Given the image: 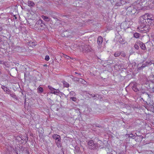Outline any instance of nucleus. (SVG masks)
<instances>
[{
  "label": "nucleus",
  "mask_w": 154,
  "mask_h": 154,
  "mask_svg": "<svg viewBox=\"0 0 154 154\" xmlns=\"http://www.w3.org/2000/svg\"><path fill=\"white\" fill-rule=\"evenodd\" d=\"M149 14H146L140 17L139 21V23H146L149 24L148 23L152 22V21H153L152 18L148 17Z\"/></svg>",
  "instance_id": "nucleus-1"
},
{
  "label": "nucleus",
  "mask_w": 154,
  "mask_h": 154,
  "mask_svg": "<svg viewBox=\"0 0 154 154\" xmlns=\"http://www.w3.org/2000/svg\"><path fill=\"white\" fill-rule=\"evenodd\" d=\"M140 25L138 28L140 32H146L149 31V24L146 23H139Z\"/></svg>",
  "instance_id": "nucleus-2"
},
{
  "label": "nucleus",
  "mask_w": 154,
  "mask_h": 154,
  "mask_svg": "<svg viewBox=\"0 0 154 154\" xmlns=\"http://www.w3.org/2000/svg\"><path fill=\"white\" fill-rule=\"evenodd\" d=\"M45 24L43 23L42 20L41 19L37 21L35 25V27L38 29H39L40 28V29H43L45 28Z\"/></svg>",
  "instance_id": "nucleus-3"
},
{
  "label": "nucleus",
  "mask_w": 154,
  "mask_h": 154,
  "mask_svg": "<svg viewBox=\"0 0 154 154\" xmlns=\"http://www.w3.org/2000/svg\"><path fill=\"white\" fill-rule=\"evenodd\" d=\"M88 146L91 149H97L98 148V144L97 143H94V141L91 140L88 142Z\"/></svg>",
  "instance_id": "nucleus-4"
},
{
  "label": "nucleus",
  "mask_w": 154,
  "mask_h": 154,
  "mask_svg": "<svg viewBox=\"0 0 154 154\" xmlns=\"http://www.w3.org/2000/svg\"><path fill=\"white\" fill-rule=\"evenodd\" d=\"M126 11L127 14L132 15L135 13L136 9L133 6H132L128 7L126 9Z\"/></svg>",
  "instance_id": "nucleus-5"
},
{
  "label": "nucleus",
  "mask_w": 154,
  "mask_h": 154,
  "mask_svg": "<svg viewBox=\"0 0 154 154\" xmlns=\"http://www.w3.org/2000/svg\"><path fill=\"white\" fill-rule=\"evenodd\" d=\"M146 103L147 105H145L144 106L148 110L154 111V106L153 104L150 103H148L146 102Z\"/></svg>",
  "instance_id": "nucleus-6"
},
{
  "label": "nucleus",
  "mask_w": 154,
  "mask_h": 154,
  "mask_svg": "<svg viewBox=\"0 0 154 154\" xmlns=\"http://www.w3.org/2000/svg\"><path fill=\"white\" fill-rule=\"evenodd\" d=\"M48 88L51 91V93L56 94H59L60 92L59 90H56L50 86L48 85Z\"/></svg>",
  "instance_id": "nucleus-7"
},
{
  "label": "nucleus",
  "mask_w": 154,
  "mask_h": 154,
  "mask_svg": "<svg viewBox=\"0 0 154 154\" xmlns=\"http://www.w3.org/2000/svg\"><path fill=\"white\" fill-rule=\"evenodd\" d=\"M120 26L121 28L124 29H125L128 28V27L127 26V22L126 21H125L122 23Z\"/></svg>",
  "instance_id": "nucleus-8"
},
{
  "label": "nucleus",
  "mask_w": 154,
  "mask_h": 154,
  "mask_svg": "<svg viewBox=\"0 0 154 154\" xmlns=\"http://www.w3.org/2000/svg\"><path fill=\"white\" fill-rule=\"evenodd\" d=\"M90 96H91L92 98H93L94 99H96L97 98L99 99L100 95L98 94H97L96 95L94 94H90Z\"/></svg>",
  "instance_id": "nucleus-9"
},
{
  "label": "nucleus",
  "mask_w": 154,
  "mask_h": 154,
  "mask_svg": "<svg viewBox=\"0 0 154 154\" xmlns=\"http://www.w3.org/2000/svg\"><path fill=\"white\" fill-rule=\"evenodd\" d=\"M138 43L139 46L142 49L144 50H146V48L145 45L144 44L141 42H139V43Z\"/></svg>",
  "instance_id": "nucleus-10"
},
{
  "label": "nucleus",
  "mask_w": 154,
  "mask_h": 154,
  "mask_svg": "<svg viewBox=\"0 0 154 154\" xmlns=\"http://www.w3.org/2000/svg\"><path fill=\"white\" fill-rule=\"evenodd\" d=\"M103 42V38L101 36H99L97 38V42L99 45H100Z\"/></svg>",
  "instance_id": "nucleus-11"
},
{
  "label": "nucleus",
  "mask_w": 154,
  "mask_h": 154,
  "mask_svg": "<svg viewBox=\"0 0 154 154\" xmlns=\"http://www.w3.org/2000/svg\"><path fill=\"white\" fill-rule=\"evenodd\" d=\"M52 137L54 139H55L56 140H59V139H60V136L57 134H54L52 135Z\"/></svg>",
  "instance_id": "nucleus-12"
},
{
  "label": "nucleus",
  "mask_w": 154,
  "mask_h": 154,
  "mask_svg": "<svg viewBox=\"0 0 154 154\" xmlns=\"http://www.w3.org/2000/svg\"><path fill=\"white\" fill-rule=\"evenodd\" d=\"M28 5L29 7H33L35 5V3L29 0L27 2Z\"/></svg>",
  "instance_id": "nucleus-13"
},
{
  "label": "nucleus",
  "mask_w": 154,
  "mask_h": 154,
  "mask_svg": "<svg viewBox=\"0 0 154 154\" xmlns=\"http://www.w3.org/2000/svg\"><path fill=\"white\" fill-rule=\"evenodd\" d=\"M132 89L135 92H137L139 91V89L137 88V85L134 84L132 87Z\"/></svg>",
  "instance_id": "nucleus-14"
},
{
  "label": "nucleus",
  "mask_w": 154,
  "mask_h": 154,
  "mask_svg": "<svg viewBox=\"0 0 154 154\" xmlns=\"http://www.w3.org/2000/svg\"><path fill=\"white\" fill-rule=\"evenodd\" d=\"M58 147L61 146V138L55 141Z\"/></svg>",
  "instance_id": "nucleus-15"
},
{
  "label": "nucleus",
  "mask_w": 154,
  "mask_h": 154,
  "mask_svg": "<svg viewBox=\"0 0 154 154\" xmlns=\"http://www.w3.org/2000/svg\"><path fill=\"white\" fill-rule=\"evenodd\" d=\"M42 18L44 20L48 22L50 20V18L47 16L42 15Z\"/></svg>",
  "instance_id": "nucleus-16"
},
{
  "label": "nucleus",
  "mask_w": 154,
  "mask_h": 154,
  "mask_svg": "<svg viewBox=\"0 0 154 154\" xmlns=\"http://www.w3.org/2000/svg\"><path fill=\"white\" fill-rule=\"evenodd\" d=\"M119 42L121 44H124L125 43V40L121 37H120L119 38Z\"/></svg>",
  "instance_id": "nucleus-17"
},
{
  "label": "nucleus",
  "mask_w": 154,
  "mask_h": 154,
  "mask_svg": "<svg viewBox=\"0 0 154 154\" xmlns=\"http://www.w3.org/2000/svg\"><path fill=\"white\" fill-rule=\"evenodd\" d=\"M37 90H38V92L39 93H42L43 91V88L41 87L38 88Z\"/></svg>",
  "instance_id": "nucleus-18"
},
{
  "label": "nucleus",
  "mask_w": 154,
  "mask_h": 154,
  "mask_svg": "<svg viewBox=\"0 0 154 154\" xmlns=\"http://www.w3.org/2000/svg\"><path fill=\"white\" fill-rule=\"evenodd\" d=\"M120 54V52L119 51H117L114 54V56L115 57H118L119 56Z\"/></svg>",
  "instance_id": "nucleus-19"
},
{
  "label": "nucleus",
  "mask_w": 154,
  "mask_h": 154,
  "mask_svg": "<svg viewBox=\"0 0 154 154\" xmlns=\"http://www.w3.org/2000/svg\"><path fill=\"white\" fill-rule=\"evenodd\" d=\"M140 36V34L137 32H135L134 34V37L136 38H138Z\"/></svg>",
  "instance_id": "nucleus-20"
},
{
  "label": "nucleus",
  "mask_w": 154,
  "mask_h": 154,
  "mask_svg": "<svg viewBox=\"0 0 154 154\" xmlns=\"http://www.w3.org/2000/svg\"><path fill=\"white\" fill-rule=\"evenodd\" d=\"M138 43L139 42L136 43L134 45V48L137 50H138L139 48V45Z\"/></svg>",
  "instance_id": "nucleus-21"
},
{
  "label": "nucleus",
  "mask_w": 154,
  "mask_h": 154,
  "mask_svg": "<svg viewBox=\"0 0 154 154\" xmlns=\"http://www.w3.org/2000/svg\"><path fill=\"white\" fill-rule=\"evenodd\" d=\"M2 88L5 91L8 92L9 91V89L5 86H2Z\"/></svg>",
  "instance_id": "nucleus-22"
},
{
  "label": "nucleus",
  "mask_w": 154,
  "mask_h": 154,
  "mask_svg": "<svg viewBox=\"0 0 154 154\" xmlns=\"http://www.w3.org/2000/svg\"><path fill=\"white\" fill-rule=\"evenodd\" d=\"M83 51L85 50V51H88L89 50V48H88V46L87 45H86L85 46H84L83 47Z\"/></svg>",
  "instance_id": "nucleus-23"
},
{
  "label": "nucleus",
  "mask_w": 154,
  "mask_h": 154,
  "mask_svg": "<svg viewBox=\"0 0 154 154\" xmlns=\"http://www.w3.org/2000/svg\"><path fill=\"white\" fill-rule=\"evenodd\" d=\"M85 82V81L81 78H79L78 82L82 84H83Z\"/></svg>",
  "instance_id": "nucleus-24"
},
{
  "label": "nucleus",
  "mask_w": 154,
  "mask_h": 154,
  "mask_svg": "<svg viewBox=\"0 0 154 154\" xmlns=\"http://www.w3.org/2000/svg\"><path fill=\"white\" fill-rule=\"evenodd\" d=\"M79 78H78L77 77H73V78H72V80L74 81L75 82H78V80L79 79Z\"/></svg>",
  "instance_id": "nucleus-25"
},
{
  "label": "nucleus",
  "mask_w": 154,
  "mask_h": 154,
  "mask_svg": "<svg viewBox=\"0 0 154 154\" xmlns=\"http://www.w3.org/2000/svg\"><path fill=\"white\" fill-rule=\"evenodd\" d=\"M63 85L66 87H68L69 86V84L65 82H63Z\"/></svg>",
  "instance_id": "nucleus-26"
},
{
  "label": "nucleus",
  "mask_w": 154,
  "mask_h": 154,
  "mask_svg": "<svg viewBox=\"0 0 154 154\" xmlns=\"http://www.w3.org/2000/svg\"><path fill=\"white\" fill-rule=\"evenodd\" d=\"M147 66V65L145 64V63H144L142 64V65L141 66L139 67V68L140 69L142 68H144Z\"/></svg>",
  "instance_id": "nucleus-27"
},
{
  "label": "nucleus",
  "mask_w": 154,
  "mask_h": 154,
  "mask_svg": "<svg viewBox=\"0 0 154 154\" xmlns=\"http://www.w3.org/2000/svg\"><path fill=\"white\" fill-rule=\"evenodd\" d=\"M145 63V64L147 66L148 65H151L152 64V62L151 61H146Z\"/></svg>",
  "instance_id": "nucleus-28"
},
{
  "label": "nucleus",
  "mask_w": 154,
  "mask_h": 154,
  "mask_svg": "<svg viewBox=\"0 0 154 154\" xmlns=\"http://www.w3.org/2000/svg\"><path fill=\"white\" fill-rule=\"evenodd\" d=\"M120 53H121L120 55H121L123 57H125V56L126 55L125 54L124 52H120Z\"/></svg>",
  "instance_id": "nucleus-29"
},
{
  "label": "nucleus",
  "mask_w": 154,
  "mask_h": 154,
  "mask_svg": "<svg viewBox=\"0 0 154 154\" xmlns=\"http://www.w3.org/2000/svg\"><path fill=\"white\" fill-rule=\"evenodd\" d=\"M45 60L47 61H48L49 60V57L48 56L46 55L45 58Z\"/></svg>",
  "instance_id": "nucleus-30"
},
{
  "label": "nucleus",
  "mask_w": 154,
  "mask_h": 154,
  "mask_svg": "<svg viewBox=\"0 0 154 154\" xmlns=\"http://www.w3.org/2000/svg\"><path fill=\"white\" fill-rule=\"evenodd\" d=\"M70 99L74 101H75L76 100V99L75 97H71L70 98Z\"/></svg>",
  "instance_id": "nucleus-31"
},
{
  "label": "nucleus",
  "mask_w": 154,
  "mask_h": 154,
  "mask_svg": "<svg viewBox=\"0 0 154 154\" xmlns=\"http://www.w3.org/2000/svg\"><path fill=\"white\" fill-rule=\"evenodd\" d=\"M70 94L71 96H74L75 93L73 91H72L70 92Z\"/></svg>",
  "instance_id": "nucleus-32"
},
{
  "label": "nucleus",
  "mask_w": 154,
  "mask_h": 154,
  "mask_svg": "<svg viewBox=\"0 0 154 154\" xmlns=\"http://www.w3.org/2000/svg\"><path fill=\"white\" fill-rule=\"evenodd\" d=\"M11 96V97H14V98H16L17 97L14 94H10Z\"/></svg>",
  "instance_id": "nucleus-33"
},
{
  "label": "nucleus",
  "mask_w": 154,
  "mask_h": 154,
  "mask_svg": "<svg viewBox=\"0 0 154 154\" xmlns=\"http://www.w3.org/2000/svg\"><path fill=\"white\" fill-rule=\"evenodd\" d=\"M134 136V135L132 134H130L129 136V137H133Z\"/></svg>",
  "instance_id": "nucleus-34"
},
{
  "label": "nucleus",
  "mask_w": 154,
  "mask_h": 154,
  "mask_svg": "<svg viewBox=\"0 0 154 154\" xmlns=\"http://www.w3.org/2000/svg\"><path fill=\"white\" fill-rule=\"evenodd\" d=\"M146 94L148 95V96L149 97V98H150L151 97V95H150L148 94H147V93H146Z\"/></svg>",
  "instance_id": "nucleus-35"
},
{
  "label": "nucleus",
  "mask_w": 154,
  "mask_h": 154,
  "mask_svg": "<svg viewBox=\"0 0 154 154\" xmlns=\"http://www.w3.org/2000/svg\"><path fill=\"white\" fill-rule=\"evenodd\" d=\"M116 6H119V5L120 6V5H118V3H117V4L116 3Z\"/></svg>",
  "instance_id": "nucleus-36"
},
{
  "label": "nucleus",
  "mask_w": 154,
  "mask_h": 154,
  "mask_svg": "<svg viewBox=\"0 0 154 154\" xmlns=\"http://www.w3.org/2000/svg\"><path fill=\"white\" fill-rule=\"evenodd\" d=\"M73 77H74L73 75H71L70 76V78H71L72 79V78H73Z\"/></svg>",
  "instance_id": "nucleus-37"
},
{
  "label": "nucleus",
  "mask_w": 154,
  "mask_h": 154,
  "mask_svg": "<svg viewBox=\"0 0 154 154\" xmlns=\"http://www.w3.org/2000/svg\"><path fill=\"white\" fill-rule=\"evenodd\" d=\"M152 91H153V92L154 93V87H153L152 88Z\"/></svg>",
  "instance_id": "nucleus-38"
},
{
  "label": "nucleus",
  "mask_w": 154,
  "mask_h": 154,
  "mask_svg": "<svg viewBox=\"0 0 154 154\" xmlns=\"http://www.w3.org/2000/svg\"><path fill=\"white\" fill-rule=\"evenodd\" d=\"M78 74H79V75H81V73H78Z\"/></svg>",
  "instance_id": "nucleus-39"
},
{
  "label": "nucleus",
  "mask_w": 154,
  "mask_h": 154,
  "mask_svg": "<svg viewBox=\"0 0 154 154\" xmlns=\"http://www.w3.org/2000/svg\"><path fill=\"white\" fill-rule=\"evenodd\" d=\"M148 17L149 18H151V17H150V15L149 14V15H148Z\"/></svg>",
  "instance_id": "nucleus-40"
},
{
  "label": "nucleus",
  "mask_w": 154,
  "mask_h": 154,
  "mask_svg": "<svg viewBox=\"0 0 154 154\" xmlns=\"http://www.w3.org/2000/svg\"><path fill=\"white\" fill-rule=\"evenodd\" d=\"M75 74H78V73L77 72H75Z\"/></svg>",
  "instance_id": "nucleus-41"
},
{
  "label": "nucleus",
  "mask_w": 154,
  "mask_h": 154,
  "mask_svg": "<svg viewBox=\"0 0 154 154\" xmlns=\"http://www.w3.org/2000/svg\"><path fill=\"white\" fill-rule=\"evenodd\" d=\"M2 63V61H0V63Z\"/></svg>",
  "instance_id": "nucleus-42"
},
{
  "label": "nucleus",
  "mask_w": 154,
  "mask_h": 154,
  "mask_svg": "<svg viewBox=\"0 0 154 154\" xmlns=\"http://www.w3.org/2000/svg\"><path fill=\"white\" fill-rule=\"evenodd\" d=\"M26 138H27V140L28 139L27 137H26Z\"/></svg>",
  "instance_id": "nucleus-43"
},
{
  "label": "nucleus",
  "mask_w": 154,
  "mask_h": 154,
  "mask_svg": "<svg viewBox=\"0 0 154 154\" xmlns=\"http://www.w3.org/2000/svg\"><path fill=\"white\" fill-rule=\"evenodd\" d=\"M1 74V72L0 71V74Z\"/></svg>",
  "instance_id": "nucleus-44"
},
{
  "label": "nucleus",
  "mask_w": 154,
  "mask_h": 154,
  "mask_svg": "<svg viewBox=\"0 0 154 154\" xmlns=\"http://www.w3.org/2000/svg\"><path fill=\"white\" fill-rule=\"evenodd\" d=\"M97 127H99V126H97Z\"/></svg>",
  "instance_id": "nucleus-45"
}]
</instances>
